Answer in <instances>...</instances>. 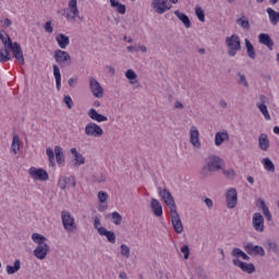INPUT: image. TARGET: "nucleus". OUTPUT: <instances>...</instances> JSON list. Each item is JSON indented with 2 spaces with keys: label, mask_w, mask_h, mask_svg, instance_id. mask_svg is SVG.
<instances>
[{
  "label": "nucleus",
  "mask_w": 279,
  "mask_h": 279,
  "mask_svg": "<svg viewBox=\"0 0 279 279\" xmlns=\"http://www.w3.org/2000/svg\"><path fill=\"white\" fill-rule=\"evenodd\" d=\"M225 161L217 155H209L205 159V165L201 169L202 178H210L213 173L223 170Z\"/></svg>",
  "instance_id": "obj_1"
},
{
  "label": "nucleus",
  "mask_w": 279,
  "mask_h": 279,
  "mask_svg": "<svg viewBox=\"0 0 279 279\" xmlns=\"http://www.w3.org/2000/svg\"><path fill=\"white\" fill-rule=\"evenodd\" d=\"M226 45L228 47V56L230 58H234L239 51H241V37L239 35L233 34L226 38Z\"/></svg>",
  "instance_id": "obj_2"
},
{
  "label": "nucleus",
  "mask_w": 279,
  "mask_h": 279,
  "mask_svg": "<svg viewBox=\"0 0 279 279\" xmlns=\"http://www.w3.org/2000/svg\"><path fill=\"white\" fill-rule=\"evenodd\" d=\"M53 59L61 69H66V66H71V64L73 63L71 54L68 51L61 49L54 50Z\"/></svg>",
  "instance_id": "obj_3"
},
{
  "label": "nucleus",
  "mask_w": 279,
  "mask_h": 279,
  "mask_svg": "<svg viewBox=\"0 0 279 279\" xmlns=\"http://www.w3.org/2000/svg\"><path fill=\"white\" fill-rule=\"evenodd\" d=\"M8 49H11L13 58H15L20 64H25V57L23 56V48H21V44L16 41L12 44V39H10V37H8Z\"/></svg>",
  "instance_id": "obj_4"
},
{
  "label": "nucleus",
  "mask_w": 279,
  "mask_h": 279,
  "mask_svg": "<svg viewBox=\"0 0 279 279\" xmlns=\"http://www.w3.org/2000/svg\"><path fill=\"white\" fill-rule=\"evenodd\" d=\"M61 221L66 232H73V230H75V218L73 217V215H71L70 211L63 210L61 213Z\"/></svg>",
  "instance_id": "obj_5"
},
{
  "label": "nucleus",
  "mask_w": 279,
  "mask_h": 279,
  "mask_svg": "<svg viewBox=\"0 0 279 279\" xmlns=\"http://www.w3.org/2000/svg\"><path fill=\"white\" fill-rule=\"evenodd\" d=\"M85 134L94 138H101V136H104V129L95 122H89L85 126Z\"/></svg>",
  "instance_id": "obj_6"
},
{
  "label": "nucleus",
  "mask_w": 279,
  "mask_h": 279,
  "mask_svg": "<svg viewBox=\"0 0 279 279\" xmlns=\"http://www.w3.org/2000/svg\"><path fill=\"white\" fill-rule=\"evenodd\" d=\"M170 218L174 232L182 234L184 232V226H182V219L180 218V214H178V209L170 211Z\"/></svg>",
  "instance_id": "obj_7"
},
{
  "label": "nucleus",
  "mask_w": 279,
  "mask_h": 279,
  "mask_svg": "<svg viewBox=\"0 0 279 279\" xmlns=\"http://www.w3.org/2000/svg\"><path fill=\"white\" fill-rule=\"evenodd\" d=\"M232 264L234 265V267H238L239 269H241V271H243L244 274L252 275L256 271V266H254V264L252 263L247 264L239 258L232 259Z\"/></svg>",
  "instance_id": "obj_8"
},
{
  "label": "nucleus",
  "mask_w": 279,
  "mask_h": 279,
  "mask_svg": "<svg viewBox=\"0 0 279 279\" xmlns=\"http://www.w3.org/2000/svg\"><path fill=\"white\" fill-rule=\"evenodd\" d=\"M159 195L163 199L165 204L170 209V213L173 210H178V207H175V201L173 199V196L171 195V192L167 189H159Z\"/></svg>",
  "instance_id": "obj_9"
},
{
  "label": "nucleus",
  "mask_w": 279,
  "mask_h": 279,
  "mask_svg": "<svg viewBox=\"0 0 279 279\" xmlns=\"http://www.w3.org/2000/svg\"><path fill=\"white\" fill-rule=\"evenodd\" d=\"M244 250L248 254V256L265 257V248L260 245H254V243L252 242H247L244 245Z\"/></svg>",
  "instance_id": "obj_10"
},
{
  "label": "nucleus",
  "mask_w": 279,
  "mask_h": 279,
  "mask_svg": "<svg viewBox=\"0 0 279 279\" xmlns=\"http://www.w3.org/2000/svg\"><path fill=\"white\" fill-rule=\"evenodd\" d=\"M151 8L157 14H165V12L171 10V4H169V0H153Z\"/></svg>",
  "instance_id": "obj_11"
},
{
  "label": "nucleus",
  "mask_w": 279,
  "mask_h": 279,
  "mask_svg": "<svg viewBox=\"0 0 279 279\" xmlns=\"http://www.w3.org/2000/svg\"><path fill=\"white\" fill-rule=\"evenodd\" d=\"M89 90L97 99L104 97V87H101V84L95 77H89Z\"/></svg>",
  "instance_id": "obj_12"
},
{
  "label": "nucleus",
  "mask_w": 279,
  "mask_h": 279,
  "mask_svg": "<svg viewBox=\"0 0 279 279\" xmlns=\"http://www.w3.org/2000/svg\"><path fill=\"white\" fill-rule=\"evenodd\" d=\"M226 203L227 208H236V204H239V194L236 193V189H230L227 191Z\"/></svg>",
  "instance_id": "obj_13"
},
{
  "label": "nucleus",
  "mask_w": 279,
  "mask_h": 279,
  "mask_svg": "<svg viewBox=\"0 0 279 279\" xmlns=\"http://www.w3.org/2000/svg\"><path fill=\"white\" fill-rule=\"evenodd\" d=\"M28 173L33 180H39L40 182H47V180H49V174L40 168L32 167L29 168Z\"/></svg>",
  "instance_id": "obj_14"
},
{
  "label": "nucleus",
  "mask_w": 279,
  "mask_h": 279,
  "mask_svg": "<svg viewBox=\"0 0 279 279\" xmlns=\"http://www.w3.org/2000/svg\"><path fill=\"white\" fill-rule=\"evenodd\" d=\"M252 223L255 232H265V218L260 213L253 214Z\"/></svg>",
  "instance_id": "obj_15"
},
{
  "label": "nucleus",
  "mask_w": 279,
  "mask_h": 279,
  "mask_svg": "<svg viewBox=\"0 0 279 279\" xmlns=\"http://www.w3.org/2000/svg\"><path fill=\"white\" fill-rule=\"evenodd\" d=\"M75 184H77V181H75V177H60L58 180V186L62 191L66 189H75Z\"/></svg>",
  "instance_id": "obj_16"
},
{
  "label": "nucleus",
  "mask_w": 279,
  "mask_h": 279,
  "mask_svg": "<svg viewBox=\"0 0 279 279\" xmlns=\"http://www.w3.org/2000/svg\"><path fill=\"white\" fill-rule=\"evenodd\" d=\"M66 19H71V21H75L77 16H80V9H77V0H70L68 3Z\"/></svg>",
  "instance_id": "obj_17"
},
{
  "label": "nucleus",
  "mask_w": 279,
  "mask_h": 279,
  "mask_svg": "<svg viewBox=\"0 0 279 279\" xmlns=\"http://www.w3.org/2000/svg\"><path fill=\"white\" fill-rule=\"evenodd\" d=\"M190 143L196 149H199L202 147V142H199V130H197V126H191Z\"/></svg>",
  "instance_id": "obj_18"
},
{
  "label": "nucleus",
  "mask_w": 279,
  "mask_h": 279,
  "mask_svg": "<svg viewBox=\"0 0 279 279\" xmlns=\"http://www.w3.org/2000/svg\"><path fill=\"white\" fill-rule=\"evenodd\" d=\"M47 254H49V244L37 245L34 250V256L39 260H45L47 258Z\"/></svg>",
  "instance_id": "obj_19"
},
{
  "label": "nucleus",
  "mask_w": 279,
  "mask_h": 279,
  "mask_svg": "<svg viewBox=\"0 0 279 279\" xmlns=\"http://www.w3.org/2000/svg\"><path fill=\"white\" fill-rule=\"evenodd\" d=\"M265 99H267V96L262 95L260 96L262 102H257L256 107L258 108L259 112H262V114L266 119V121H271V116L269 114V110L267 109V105H265Z\"/></svg>",
  "instance_id": "obj_20"
},
{
  "label": "nucleus",
  "mask_w": 279,
  "mask_h": 279,
  "mask_svg": "<svg viewBox=\"0 0 279 279\" xmlns=\"http://www.w3.org/2000/svg\"><path fill=\"white\" fill-rule=\"evenodd\" d=\"M150 210L155 217H162V204H160V201L151 198Z\"/></svg>",
  "instance_id": "obj_21"
},
{
  "label": "nucleus",
  "mask_w": 279,
  "mask_h": 279,
  "mask_svg": "<svg viewBox=\"0 0 279 279\" xmlns=\"http://www.w3.org/2000/svg\"><path fill=\"white\" fill-rule=\"evenodd\" d=\"M87 117H89L92 121H96L97 123H104L108 121V117L97 112L95 109H89L87 112Z\"/></svg>",
  "instance_id": "obj_22"
},
{
  "label": "nucleus",
  "mask_w": 279,
  "mask_h": 279,
  "mask_svg": "<svg viewBox=\"0 0 279 279\" xmlns=\"http://www.w3.org/2000/svg\"><path fill=\"white\" fill-rule=\"evenodd\" d=\"M56 43L60 47V49H66L69 45H71V39L69 36L60 33L56 36Z\"/></svg>",
  "instance_id": "obj_23"
},
{
  "label": "nucleus",
  "mask_w": 279,
  "mask_h": 279,
  "mask_svg": "<svg viewBox=\"0 0 279 279\" xmlns=\"http://www.w3.org/2000/svg\"><path fill=\"white\" fill-rule=\"evenodd\" d=\"M226 141H230V135L228 134V132L223 131V132L216 133V135H215V146L216 147L223 145V143H226Z\"/></svg>",
  "instance_id": "obj_24"
},
{
  "label": "nucleus",
  "mask_w": 279,
  "mask_h": 279,
  "mask_svg": "<svg viewBox=\"0 0 279 279\" xmlns=\"http://www.w3.org/2000/svg\"><path fill=\"white\" fill-rule=\"evenodd\" d=\"M72 156H74V166L75 167H82L86 162V158L82 156L80 151H77V148H71L70 149Z\"/></svg>",
  "instance_id": "obj_25"
},
{
  "label": "nucleus",
  "mask_w": 279,
  "mask_h": 279,
  "mask_svg": "<svg viewBox=\"0 0 279 279\" xmlns=\"http://www.w3.org/2000/svg\"><path fill=\"white\" fill-rule=\"evenodd\" d=\"M258 40L260 45H265L266 47H268V49H270V51L271 49H274V40L268 34H265V33L259 34Z\"/></svg>",
  "instance_id": "obj_26"
},
{
  "label": "nucleus",
  "mask_w": 279,
  "mask_h": 279,
  "mask_svg": "<svg viewBox=\"0 0 279 279\" xmlns=\"http://www.w3.org/2000/svg\"><path fill=\"white\" fill-rule=\"evenodd\" d=\"M235 23H236V25H239L242 29H245L246 32H248V29L252 27L250 25V19H247V16H245V13H241V16L239 19H236Z\"/></svg>",
  "instance_id": "obj_27"
},
{
  "label": "nucleus",
  "mask_w": 279,
  "mask_h": 279,
  "mask_svg": "<svg viewBox=\"0 0 279 279\" xmlns=\"http://www.w3.org/2000/svg\"><path fill=\"white\" fill-rule=\"evenodd\" d=\"M258 147L262 151H267L269 149V137L267 134L262 133L258 137Z\"/></svg>",
  "instance_id": "obj_28"
},
{
  "label": "nucleus",
  "mask_w": 279,
  "mask_h": 279,
  "mask_svg": "<svg viewBox=\"0 0 279 279\" xmlns=\"http://www.w3.org/2000/svg\"><path fill=\"white\" fill-rule=\"evenodd\" d=\"M52 70L56 80L57 90H60L62 87V74L60 73V66L53 64Z\"/></svg>",
  "instance_id": "obj_29"
},
{
  "label": "nucleus",
  "mask_w": 279,
  "mask_h": 279,
  "mask_svg": "<svg viewBox=\"0 0 279 279\" xmlns=\"http://www.w3.org/2000/svg\"><path fill=\"white\" fill-rule=\"evenodd\" d=\"M266 12L268 14L269 21L271 23V25H278L279 23V12L271 9V8H267Z\"/></svg>",
  "instance_id": "obj_30"
},
{
  "label": "nucleus",
  "mask_w": 279,
  "mask_h": 279,
  "mask_svg": "<svg viewBox=\"0 0 279 279\" xmlns=\"http://www.w3.org/2000/svg\"><path fill=\"white\" fill-rule=\"evenodd\" d=\"M100 236H106V239L109 241V243H117V235L112 231H108V229H100Z\"/></svg>",
  "instance_id": "obj_31"
},
{
  "label": "nucleus",
  "mask_w": 279,
  "mask_h": 279,
  "mask_svg": "<svg viewBox=\"0 0 279 279\" xmlns=\"http://www.w3.org/2000/svg\"><path fill=\"white\" fill-rule=\"evenodd\" d=\"M174 14L179 19V21H181V23H183V25L186 28L191 27V20L189 19V15H186V13H182V12L177 10V11H174Z\"/></svg>",
  "instance_id": "obj_32"
},
{
  "label": "nucleus",
  "mask_w": 279,
  "mask_h": 279,
  "mask_svg": "<svg viewBox=\"0 0 279 279\" xmlns=\"http://www.w3.org/2000/svg\"><path fill=\"white\" fill-rule=\"evenodd\" d=\"M244 43L248 58H251V60H256V51L254 50V45H252V41H250V39H244Z\"/></svg>",
  "instance_id": "obj_33"
},
{
  "label": "nucleus",
  "mask_w": 279,
  "mask_h": 279,
  "mask_svg": "<svg viewBox=\"0 0 279 279\" xmlns=\"http://www.w3.org/2000/svg\"><path fill=\"white\" fill-rule=\"evenodd\" d=\"M262 165L264 166V169L266 171H269L270 173H274L276 171V166L274 165V161L269 157L262 159Z\"/></svg>",
  "instance_id": "obj_34"
},
{
  "label": "nucleus",
  "mask_w": 279,
  "mask_h": 279,
  "mask_svg": "<svg viewBox=\"0 0 279 279\" xmlns=\"http://www.w3.org/2000/svg\"><path fill=\"white\" fill-rule=\"evenodd\" d=\"M111 8H114L119 14H125V4H122L118 0H109Z\"/></svg>",
  "instance_id": "obj_35"
},
{
  "label": "nucleus",
  "mask_w": 279,
  "mask_h": 279,
  "mask_svg": "<svg viewBox=\"0 0 279 279\" xmlns=\"http://www.w3.org/2000/svg\"><path fill=\"white\" fill-rule=\"evenodd\" d=\"M11 149L15 155L19 154V151H21V138L19 137V135H13Z\"/></svg>",
  "instance_id": "obj_36"
},
{
  "label": "nucleus",
  "mask_w": 279,
  "mask_h": 279,
  "mask_svg": "<svg viewBox=\"0 0 279 279\" xmlns=\"http://www.w3.org/2000/svg\"><path fill=\"white\" fill-rule=\"evenodd\" d=\"M20 270H21V260L19 259L14 262V266H10V265L7 266V274L9 276H12L13 274H16V271H20Z\"/></svg>",
  "instance_id": "obj_37"
},
{
  "label": "nucleus",
  "mask_w": 279,
  "mask_h": 279,
  "mask_svg": "<svg viewBox=\"0 0 279 279\" xmlns=\"http://www.w3.org/2000/svg\"><path fill=\"white\" fill-rule=\"evenodd\" d=\"M266 245L268 247V252H274V254H279L278 242H275L271 239H268L266 240Z\"/></svg>",
  "instance_id": "obj_38"
},
{
  "label": "nucleus",
  "mask_w": 279,
  "mask_h": 279,
  "mask_svg": "<svg viewBox=\"0 0 279 279\" xmlns=\"http://www.w3.org/2000/svg\"><path fill=\"white\" fill-rule=\"evenodd\" d=\"M54 156L58 165H62V162H64V153L62 151V147H54Z\"/></svg>",
  "instance_id": "obj_39"
},
{
  "label": "nucleus",
  "mask_w": 279,
  "mask_h": 279,
  "mask_svg": "<svg viewBox=\"0 0 279 279\" xmlns=\"http://www.w3.org/2000/svg\"><path fill=\"white\" fill-rule=\"evenodd\" d=\"M10 60H12L10 48L0 49V62H8Z\"/></svg>",
  "instance_id": "obj_40"
},
{
  "label": "nucleus",
  "mask_w": 279,
  "mask_h": 279,
  "mask_svg": "<svg viewBox=\"0 0 279 279\" xmlns=\"http://www.w3.org/2000/svg\"><path fill=\"white\" fill-rule=\"evenodd\" d=\"M32 241H34V243H37V245H46L47 244V243H45L47 241V238L39 233H33Z\"/></svg>",
  "instance_id": "obj_41"
},
{
  "label": "nucleus",
  "mask_w": 279,
  "mask_h": 279,
  "mask_svg": "<svg viewBox=\"0 0 279 279\" xmlns=\"http://www.w3.org/2000/svg\"><path fill=\"white\" fill-rule=\"evenodd\" d=\"M46 155L48 156L50 167H56V153L53 151V148L48 147L46 149Z\"/></svg>",
  "instance_id": "obj_42"
},
{
  "label": "nucleus",
  "mask_w": 279,
  "mask_h": 279,
  "mask_svg": "<svg viewBox=\"0 0 279 279\" xmlns=\"http://www.w3.org/2000/svg\"><path fill=\"white\" fill-rule=\"evenodd\" d=\"M262 213L265 215L267 221H271V211H269V207L265 204V201H260Z\"/></svg>",
  "instance_id": "obj_43"
},
{
  "label": "nucleus",
  "mask_w": 279,
  "mask_h": 279,
  "mask_svg": "<svg viewBox=\"0 0 279 279\" xmlns=\"http://www.w3.org/2000/svg\"><path fill=\"white\" fill-rule=\"evenodd\" d=\"M125 77L126 80H130V84H136V77H138L136 75V72H134V70H128L125 72Z\"/></svg>",
  "instance_id": "obj_44"
},
{
  "label": "nucleus",
  "mask_w": 279,
  "mask_h": 279,
  "mask_svg": "<svg viewBox=\"0 0 279 279\" xmlns=\"http://www.w3.org/2000/svg\"><path fill=\"white\" fill-rule=\"evenodd\" d=\"M195 14H196L198 21H201V23H204L206 21V14L204 13V9H202L199 7L196 8Z\"/></svg>",
  "instance_id": "obj_45"
},
{
  "label": "nucleus",
  "mask_w": 279,
  "mask_h": 279,
  "mask_svg": "<svg viewBox=\"0 0 279 279\" xmlns=\"http://www.w3.org/2000/svg\"><path fill=\"white\" fill-rule=\"evenodd\" d=\"M120 254L124 258H130V246H128L126 244H121Z\"/></svg>",
  "instance_id": "obj_46"
},
{
  "label": "nucleus",
  "mask_w": 279,
  "mask_h": 279,
  "mask_svg": "<svg viewBox=\"0 0 279 279\" xmlns=\"http://www.w3.org/2000/svg\"><path fill=\"white\" fill-rule=\"evenodd\" d=\"M238 77H239L238 84L245 86V88H247V86H250V83H247V78L245 77V74H241V72H239Z\"/></svg>",
  "instance_id": "obj_47"
},
{
  "label": "nucleus",
  "mask_w": 279,
  "mask_h": 279,
  "mask_svg": "<svg viewBox=\"0 0 279 279\" xmlns=\"http://www.w3.org/2000/svg\"><path fill=\"white\" fill-rule=\"evenodd\" d=\"M111 217L116 226H121V221H123V217H121V214L114 211L112 213Z\"/></svg>",
  "instance_id": "obj_48"
},
{
  "label": "nucleus",
  "mask_w": 279,
  "mask_h": 279,
  "mask_svg": "<svg viewBox=\"0 0 279 279\" xmlns=\"http://www.w3.org/2000/svg\"><path fill=\"white\" fill-rule=\"evenodd\" d=\"M94 228L95 230H97L98 234H100V230H106V228L101 227V220L99 219V217H95Z\"/></svg>",
  "instance_id": "obj_49"
},
{
  "label": "nucleus",
  "mask_w": 279,
  "mask_h": 279,
  "mask_svg": "<svg viewBox=\"0 0 279 279\" xmlns=\"http://www.w3.org/2000/svg\"><path fill=\"white\" fill-rule=\"evenodd\" d=\"M98 201L100 202V204H106V202H108V192H98Z\"/></svg>",
  "instance_id": "obj_50"
},
{
  "label": "nucleus",
  "mask_w": 279,
  "mask_h": 279,
  "mask_svg": "<svg viewBox=\"0 0 279 279\" xmlns=\"http://www.w3.org/2000/svg\"><path fill=\"white\" fill-rule=\"evenodd\" d=\"M243 250L239 248V247H234L232 251H231V256L233 258H241V256H243Z\"/></svg>",
  "instance_id": "obj_51"
},
{
  "label": "nucleus",
  "mask_w": 279,
  "mask_h": 279,
  "mask_svg": "<svg viewBox=\"0 0 279 279\" xmlns=\"http://www.w3.org/2000/svg\"><path fill=\"white\" fill-rule=\"evenodd\" d=\"M181 253L184 254V259L189 260V257L191 256V248L189 247V245H183L181 247Z\"/></svg>",
  "instance_id": "obj_52"
},
{
  "label": "nucleus",
  "mask_w": 279,
  "mask_h": 279,
  "mask_svg": "<svg viewBox=\"0 0 279 279\" xmlns=\"http://www.w3.org/2000/svg\"><path fill=\"white\" fill-rule=\"evenodd\" d=\"M63 102L65 104L66 108H69V110L73 108V98H71V96H64Z\"/></svg>",
  "instance_id": "obj_53"
},
{
  "label": "nucleus",
  "mask_w": 279,
  "mask_h": 279,
  "mask_svg": "<svg viewBox=\"0 0 279 279\" xmlns=\"http://www.w3.org/2000/svg\"><path fill=\"white\" fill-rule=\"evenodd\" d=\"M222 173L226 178H234L236 175L233 169L223 170L222 168Z\"/></svg>",
  "instance_id": "obj_54"
},
{
  "label": "nucleus",
  "mask_w": 279,
  "mask_h": 279,
  "mask_svg": "<svg viewBox=\"0 0 279 279\" xmlns=\"http://www.w3.org/2000/svg\"><path fill=\"white\" fill-rule=\"evenodd\" d=\"M44 29L45 32H47V34H53V26H51V22H46L44 25Z\"/></svg>",
  "instance_id": "obj_55"
},
{
  "label": "nucleus",
  "mask_w": 279,
  "mask_h": 279,
  "mask_svg": "<svg viewBox=\"0 0 279 279\" xmlns=\"http://www.w3.org/2000/svg\"><path fill=\"white\" fill-rule=\"evenodd\" d=\"M8 38H10V36H8V34L0 33V40H2V43L4 44V47H8V45H9Z\"/></svg>",
  "instance_id": "obj_56"
},
{
  "label": "nucleus",
  "mask_w": 279,
  "mask_h": 279,
  "mask_svg": "<svg viewBox=\"0 0 279 279\" xmlns=\"http://www.w3.org/2000/svg\"><path fill=\"white\" fill-rule=\"evenodd\" d=\"M174 108L177 109V110H183L184 109V105L182 104V102H180V101H175L174 102Z\"/></svg>",
  "instance_id": "obj_57"
},
{
  "label": "nucleus",
  "mask_w": 279,
  "mask_h": 279,
  "mask_svg": "<svg viewBox=\"0 0 279 279\" xmlns=\"http://www.w3.org/2000/svg\"><path fill=\"white\" fill-rule=\"evenodd\" d=\"M106 71H107L110 75H114V73H116L114 68L111 66V65H107V66H106Z\"/></svg>",
  "instance_id": "obj_58"
},
{
  "label": "nucleus",
  "mask_w": 279,
  "mask_h": 279,
  "mask_svg": "<svg viewBox=\"0 0 279 279\" xmlns=\"http://www.w3.org/2000/svg\"><path fill=\"white\" fill-rule=\"evenodd\" d=\"M205 204H206L207 208H213V205H214L213 199L206 197L205 198Z\"/></svg>",
  "instance_id": "obj_59"
},
{
  "label": "nucleus",
  "mask_w": 279,
  "mask_h": 279,
  "mask_svg": "<svg viewBox=\"0 0 279 279\" xmlns=\"http://www.w3.org/2000/svg\"><path fill=\"white\" fill-rule=\"evenodd\" d=\"M137 51H142V53H147V46L145 45L138 46Z\"/></svg>",
  "instance_id": "obj_60"
},
{
  "label": "nucleus",
  "mask_w": 279,
  "mask_h": 279,
  "mask_svg": "<svg viewBox=\"0 0 279 279\" xmlns=\"http://www.w3.org/2000/svg\"><path fill=\"white\" fill-rule=\"evenodd\" d=\"M3 25L4 27H10L12 25V21L10 19H4Z\"/></svg>",
  "instance_id": "obj_61"
},
{
  "label": "nucleus",
  "mask_w": 279,
  "mask_h": 279,
  "mask_svg": "<svg viewBox=\"0 0 279 279\" xmlns=\"http://www.w3.org/2000/svg\"><path fill=\"white\" fill-rule=\"evenodd\" d=\"M126 50H128L130 53H134V51H138V48H134V46H128V47H126Z\"/></svg>",
  "instance_id": "obj_62"
},
{
  "label": "nucleus",
  "mask_w": 279,
  "mask_h": 279,
  "mask_svg": "<svg viewBox=\"0 0 279 279\" xmlns=\"http://www.w3.org/2000/svg\"><path fill=\"white\" fill-rule=\"evenodd\" d=\"M196 276L198 277V278H202V274H206V272H204V269H202V268H196Z\"/></svg>",
  "instance_id": "obj_63"
},
{
  "label": "nucleus",
  "mask_w": 279,
  "mask_h": 279,
  "mask_svg": "<svg viewBox=\"0 0 279 279\" xmlns=\"http://www.w3.org/2000/svg\"><path fill=\"white\" fill-rule=\"evenodd\" d=\"M219 106H220V108H228V102L226 100L221 99L219 101Z\"/></svg>",
  "instance_id": "obj_64"
}]
</instances>
